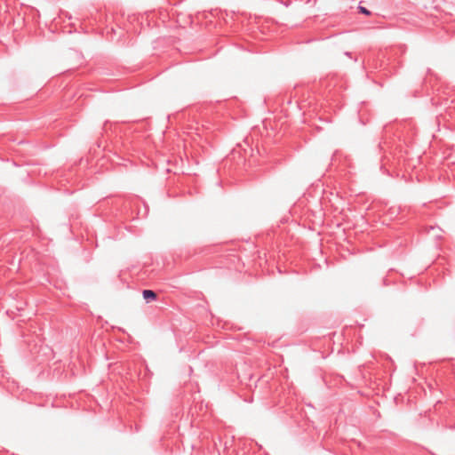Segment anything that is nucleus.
<instances>
[{"instance_id":"f257e3e1","label":"nucleus","mask_w":455,"mask_h":455,"mask_svg":"<svg viewBox=\"0 0 455 455\" xmlns=\"http://www.w3.org/2000/svg\"><path fill=\"white\" fill-rule=\"evenodd\" d=\"M143 298L147 300H154L156 299V293L152 290H144L142 291Z\"/></svg>"},{"instance_id":"f03ea898","label":"nucleus","mask_w":455,"mask_h":455,"mask_svg":"<svg viewBox=\"0 0 455 455\" xmlns=\"http://www.w3.org/2000/svg\"><path fill=\"white\" fill-rule=\"evenodd\" d=\"M358 10L360 13L365 14L367 16L371 15V12L363 6H359Z\"/></svg>"}]
</instances>
